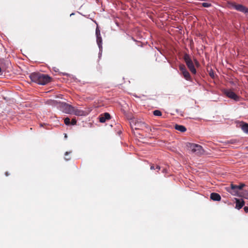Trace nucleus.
I'll list each match as a JSON object with an SVG mask.
<instances>
[{
    "label": "nucleus",
    "instance_id": "nucleus-17",
    "mask_svg": "<svg viewBox=\"0 0 248 248\" xmlns=\"http://www.w3.org/2000/svg\"><path fill=\"white\" fill-rule=\"evenodd\" d=\"M179 69L181 71V73H182L183 72H184V71H186V66L184 64H180L179 65Z\"/></svg>",
    "mask_w": 248,
    "mask_h": 248
},
{
    "label": "nucleus",
    "instance_id": "nucleus-5",
    "mask_svg": "<svg viewBox=\"0 0 248 248\" xmlns=\"http://www.w3.org/2000/svg\"><path fill=\"white\" fill-rule=\"evenodd\" d=\"M135 129H141L146 132H149L151 130L150 127L145 123L141 121H136L134 124Z\"/></svg>",
    "mask_w": 248,
    "mask_h": 248
},
{
    "label": "nucleus",
    "instance_id": "nucleus-25",
    "mask_svg": "<svg viewBox=\"0 0 248 248\" xmlns=\"http://www.w3.org/2000/svg\"><path fill=\"white\" fill-rule=\"evenodd\" d=\"M244 211L246 213H248V206H245L244 208Z\"/></svg>",
    "mask_w": 248,
    "mask_h": 248
},
{
    "label": "nucleus",
    "instance_id": "nucleus-24",
    "mask_svg": "<svg viewBox=\"0 0 248 248\" xmlns=\"http://www.w3.org/2000/svg\"><path fill=\"white\" fill-rule=\"evenodd\" d=\"M209 74L211 78H214V73L212 70L210 71Z\"/></svg>",
    "mask_w": 248,
    "mask_h": 248
},
{
    "label": "nucleus",
    "instance_id": "nucleus-2",
    "mask_svg": "<svg viewBox=\"0 0 248 248\" xmlns=\"http://www.w3.org/2000/svg\"><path fill=\"white\" fill-rule=\"evenodd\" d=\"M228 5L230 8H233L247 15H248V8L242 4H237L235 2H229Z\"/></svg>",
    "mask_w": 248,
    "mask_h": 248
},
{
    "label": "nucleus",
    "instance_id": "nucleus-19",
    "mask_svg": "<svg viewBox=\"0 0 248 248\" xmlns=\"http://www.w3.org/2000/svg\"><path fill=\"white\" fill-rule=\"evenodd\" d=\"M202 5L203 7L206 8L210 7L212 6V4L211 3L207 2H203L202 3Z\"/></svg>",
    "mask_w": 248,
    "mask_h": 248
},
{
    "label": "nucleus",
    "instance_id": "nucleus-18",
    "mask_svg": "<svg viewBox=\"0 0 248 248\" xmlns=\"http://www.w3.org/2000/svg\"><path fill=\"white\" fill-rule=\"evenodd\" d=\"M153 114L155 116H160L162 115V112L159 110H155L153 111Z\"/></svg>",
    "mask_w": 248,
    "mask_h": 248
},
{
    "label": "nucleus",
    "instance_id": "nucleus-26",
    "mask_svg": "<svg viewBox=\"0 0 248 248\" xmlns=\"http://www.w3.org/2000/svg\"><path fill=\"white\" fill-rule=\"evenodd\" d=\"M155 170H156L157 171H158L160 170V167L159 166L157 165L155 167Z\"/></svg>",
    "mask_w": 248,
    "mask_h": 248
},
{
    "label": "nucleus",
    "instance_id": "nucleus-1",
    "mask_svg": "<svg viewBox=\"0 0 248 248\" xmlns=\"http://www.w3.org/2000/svg\"><path fill=\"white\" fill-rule=\"evenodd\" d=\"M30 78L32 82L41 85H45L51 80V78L48 75L40 73H31Z\"/></svg>",
    "mask_w": 248,
    "mask_h": 248
},
{
    "label": "nucleus",
    "instance_id": "nucleus-28",
    "mask_svg": "<svg viewBox=\"0 0 248 248\" xmlns=\"http://www.w3.org/2000/svg\"><path fill=\"white\" fill-rule=\"evenodd\" d=\"M70 152H66L65 153V155L66 156L67 155H69V154H70Z\"/></svg>",
    "mask_w": 248,
    "mask_h": 248
},
{
    "label": "nucleus",
    "instance_id": "nucleus-14",
    "mask_svg": "<svg viewBox=\"0 0 248 248\" xmlns=\"http://www.w3.org/2000/svg\"><path fill=\"white\" fill-rule=\"evenodd\" d=\"M174 127L175 129L182 132H184L186 130V128L184 126L182 125L175 124Z\"/></svg>",
    "mask_w": 248,
    "mask_h": 248
},
{
    "label": "nucleus",
    "instance_id": "nucleus-10",
    "mask_svg": "<svg viewBox=\"0 0 248 248\" xmlns=\"http://www.w3.org/2000/svg\"><path fill=\"white\" fill-rule=\"evenodd\" d=\"M235 208L239 210L245 205V202L242 199H235Z\"/></svg>",
    "mask_w": 248,
    "mask_h": 248
},
{
    "label": "nucleus",
    "instance_id": "nucleus-29",
    "mask_svg": "<svg viewBox=\"0 0 248 248\" xmlns=\"http://www.w3.org/2000/svg\"><path fill=\"white\" fill-rule=\"evenodd\" d=\"M65 159L66 160H70V158H69H69H66V157H65Z\"/></svg>",
    "mask_w": 248,
    "mask_h": 248
},
{
    "label": "nucleus",
    "instance_id": "nucleus-31",
    "mask_svg": "<svg viewBox=\"0 0 248 248\" xmlns=\"http://www.w3.org/2000/svg\"><path fill=\"white\" fill-rule=\"evenodd\" d=\"M1 67H0V74H1Z\"/></svg>",
    "mask_w": 248,
    "mask_h": 248
},
{
    "label": "nucleus",
    "instance_id": "nucleus-21",
    "mask_svg": "<svg viewBox=\"0 0 248 248\" xmlns=\"http://www.w3.org/2000/svg\"><path fill=\"white\" fill-rule=\"evenodd\" d=\"M96 36H101L100 31L98 27H97L95 30Z\"/></svg>",
    "mask_w": 248,
    "mask_h": 248
},
{
    "label": "nucleus",
    "instance_id": "nucleus-16",
    "mask_svg": "<svg viewBox=\"0 0 248 248\" xmlns=\"http://www.w3.org/2000/svg\"><path fill=\"white\" fill-rule=\"evenodd\" d=\"M96 42L99 47V49H101L102 48V39L101 36H99L96 37Z\"/></svg>",
    "mask_w": 248,
    "mask_h": 248
},
{
    "label": "nucleus",
    "instance_id": "nucleus-8",
    "mask_svg": "<svg viewBox=\"0 0 248 248\" xmlns=\"http://www.w3.org/2000/svg\"><path fill=\"white\" fill-rule=\"evenodd\" d=\"M72 114L77 116H86L88 115V112L73 107V110H72Z\"/></svg>",
    "mask_w": 248,
    "mask_h": 248
},
{
    "label": "nucleus",
    "instance_id": "nucleus-23",
    "mask_svg": "<svg viewBox=\"0 0 248 248\" xmlns=\"http://www.w3.org/2000/svg\"><path fill=\"white\" fill-rule=\"evenodd\" d=\"M76 123H77V121L75 119H73L71 121V122H70V124H71L72 125H75L76 124Z\"/></svg>",
    "mask_w": 248,
    "mask_h": 248
},
{
    "label": "nucleus",
    "instance_id": "nucleus-12",
    "mask_svg": "<svg viewBox=\"0 0 248 248\" xmlns=\"http://www.w3.org/2000/svg\"><path fill=\"white\" fill-rule=\"evenodd\" d=\"M210 198L214 201H219L221 200L220 195L217 193H212L210 195Z\"/></svg>",
    "mask_w": 248,
    "mask_h": 248
},
{
    "label": "nucleus",
    "instance_id": "nucleus-3",
    "mask_svg": "<svg viewBox=\"0 0 248 248\" xmlns=\"http://www.w3.org/2000/svg\"><path fill=\"white\" fill-rule=\"evenodd\" d=\"M187 146L188 149L191 151L192 153H194L196 155H200L203 153V149L200 145L194 143H188Z\"/></svg>",
    "mask_w": 248,
    "mask_h": 248
},
{
    "label": "nucleus",
    "instance_id": "nucleus-13",
    "mask_svg": "<svg viewBox=\"0 0 248 248\" xmlns=\"http://www.w3.org/2000/svg\"><path fill=\"white\" fill-rule=\"evenodd\" d=\"M239 126L244 132L248 133V124L241 122Z\"/></svg>",
    "mask_w": 248,
    "mask_h": 248
},
{
    "label": "nucleus",
    "instance_id": "nucleus-30",
    "mask_svg": "<svg viewBox=\"0 0 248 248\" xmlns=\"http://www.w3.org/2000/svg\"><path fill=\"white\" fill-rule=\"evenodd\" d=\"M5 175L7 176L9 175V173H8V172H5Z\"/></svg>",
    "mask_w": 248,
    "mask_h": 248
},
{
    "label": "nucleus",
    "instance_id": "nucleus-20",
    "mask_svg": "<svg viewBox=\"0 0 248 248\" xmlns=\"http://www.w3.org/2000/svg\"><path fill=\"white\" fill-rule=\"evenodd\" d=\"M64 122L66 125H69L70 124V122H71L70 119L68 117H66L64 119Z\"/></svg>",
    "mask_w": 248,
    "mask_h": 248
},
{
    "label": "nucleus",
    "instance_id": "nucleus-33",
    "mask_svg": "<svg viewBox=\"0 0 248 248\" xmlns=\"http://www.w3.org/2000/svg\"><path fill=\"white\" fill-rule=\"evenodd\" d=\"M195 62H196V63H197V62H197V60H195Z\"/></svg>",
    "mask_w": 248,
    "mask_h": 248
},
{
    "label": "nucleus",
    "instance_id": "nucleus-22",
    "mask_svg": "<svg viewBox=\"0 0 248 248\" xmlns=\"http://www.w3.org/2000/svg\"><path fill=\"white\" fill-rule=\"evenodd\" d=\"M245 186V185L244 184H241L240 185L238 186V190L242 189L244 186Z\"/></svg>",
    "mask_w": 248,
    "mask_h": 248
},
{
    "label": "nucleus",
    "instance_id": "nucleus-11",
    "mask_svg": "<svg viewBox=\"0 0 248 248\" xmlns=\"http://www.w3.org/2000/svg\"><path fill=\"white\" fill-rule=\"evenodd\" d=\"M238 186L233 184L231 185L230 189L228 190V191L233 195H237L238 193Z\"/></svg>",
    "mask_w": 248,
    "mask_h": 248
},
{
    "label": "nucleus",
    "instance_id": "nucleus-27",
    "mask_svg": "<svg viewBox=\"0 0 248 248\" xmlns=\"http://www.w3.org/2000/svg\"><path fill=\"white\" fill-rule=\"evenodd\" d=\"M150 169L151 170H155V168L154 165L151 166Z\"/></svg>",
    "mask_w": 248,
    "mask_h": 248
},
{
    "label": "nucleus",
    "instance_id": "nucleus-15",
    "mask_svg": "<svg viewBox=\"0 0 248 248\" xmlns=\"http://www.w3.org/2000/svg\"><path fill=\"white\" fill-rule=\"evenodd\" d=\"M182 74L184 78L186 80H188V81L191 80V78L190 75L189 73L187 71V70L184 71Z\"/></svg>",
    "mask_w": 248,
    "mask_h": 248
},
{
    "label": "nucleus",
    "instance_id": "nucleus-6",
    "mask_svg": "<svg viewBox=\"0 0 248 248\" xmlns=\"http://www.w3.org/2000/svg\"><path fill=\"white\" fill-rule=\"evenodd\" d=\"M63 112L68 114H72V110H73V107L66 103H62L60 105Z\"/></svg>",
    "mask_w": 248,
    "mask_h": 248
},
{
    "label": "nucleus",
    "instance_id": "nucleus-7",
    "mask_svg": "<svg viewBox=\"0 0 248 248\" xmlns=\"http://www.w3.org/2000/svg\"><path fill=\"white\" fill-rule=\"evenodd\" d=\"M225 93L227 97L236 101L240 100V97L232 90H226L225 91Z\"/></svg>",
    "mask_w": 248,
    "mask_h": 248
},
{
    "label": "nucleus",
    "instance_id": "nucleus-4",
    "mask_svg": "<svg viewBox=\"0 0 248 248\" xmlns=\"http://www.w3.org/2000/svg\"><path fill=\"white\" fill-rule=\"evenodd\" d=\"M184 59L191 72L193 74H196L197 71L189 55L187 54H185L184 56Z\"/></svg>",
    "mask_w": 248,
    "mask_h": 248
},
{
    "label": "nucleus",
    "instance_id": "nucleus-32",
    "mask_svg": "<svg viewBox=\"0 0 248 248\" xmlns=\"http://www.w3.org/2000/svg\"><path fill=\"white\" fill-rule=\"evenodd\" d=\"M40 126H43V124H40Z\"/></svg>",
    "mask_w": 248,
    "mask_h": 248
},
{
    "label": "nucleus",
    "instance_id": "nucleus-9",
    "mask_svg": "<svg viewBox=\"0 0 248 248\" xmlns=\"http://www.w3.org/2000/svg\"><path fill=\"white\" fill-rule=\"evenodd\" d=\"M110 118V114L108 112H106V113H104L101 114L100 116L99 121L101 123H104L106 122V121L107 120H109Z\"/></svg>",
    "mask_w": 248,
    "mask_h": 248
}]
</instances>
